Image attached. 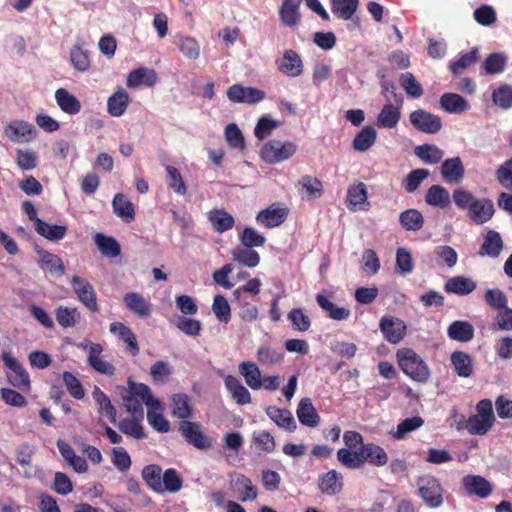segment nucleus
I'll return each instance as SVG.
<instances>
[{
    "label": "nucleus",
    "instance_id": "obj_59",
    "mask_svg": "<svg viewBox=\"0 0 512 512\" xmlns=\"http://www.w3.org/2000/svg\"><path fill=\"white\" fill-rule=\"evenodd\" d=\"M399 83L408 96L419 98L423 95L422 85L411 72L403 73L399 78Z\"/></svg>",
    "mask_w": 512,
    "mask_h": 512
},
{
    "label": "nucleus",
    "instance_id": "obj_5",
    "mask_svg": "<svg viewBox=\"0 0 512 512\" xmlns=\"http://www.w3.org/2000/svg\"><path fill=\"white\" fill-rule=\"evenodd\" d=\"M296 150L297 147L292 142L271 140L262 147L261 157L266 163L275 164L289 159Z\"/></svg>",
    "mask_w": 512,
    "mask_h": 512
},
{
    "label": "nucleus",
    "instance_id": "obj_11",
    "mask_svg": "<svg viewBox=\"0 0 512 512\" xmlns=\"http://www.w3.org/2000/svg\"><path fill=\"white\" fill-rule=\"evenodd\" d=\"M179 432L189 444L200 450H207L212 447V439L205 435L197 423L181 421Z\"/></svg>",
    "mask_w": 512,
    "mask_h": 512
},
{
    "label": "nucleus",
    "instance_id": "obj_15",
    "mask_svg": "<svg viewBox=\"0 0 512 512\" xmlns=\"http://www.w3.org/2000/svg\"><path fill=\"white\" fill-rule=\"evenodd\" d=\"M379 328L385 340L391 344H398L406 335V324L396 317L383 316Z\"/></svg>",
    "mask_w": 512,
    "mask_h": 512
},
{
    "label": "nucleus",
    "instance_id": "obj_31",
    "mask_svg": "<svg viewBox=\"0 0 512 512\" xmlns=\"http://www.w3.org/2000/svg\"><path fill=\"white\" fill-rule=\"evenodd\" d=\"M125 306L140 317H148L151 313V306L145 298L137 292L126 293L123 297Z\"/></svg>",
    "mask_w": 512,
    "mask_h": 512
},
{
    "label": "nucleus",
    "instance_id": "obj_12",
    "mask_svg": "<svg viewBox=\"0 0 512 512\" xmlns=\"http://www.w3.org/2000/svg\"><path fill=\"white\" fill-rule=\"evenodd\" d=\"M275 64L280 73L291 78L300 76L304 69L301 56L292 49L285 50Z\"/></svg>",
    "mask_w": 512,
    "mask_h": 512
},
{
    "label": "nucleus",
    "instance_id": "obj_42",
    "mask_svg": "<svg viewBox=\"0 0 512 512\" xmlns=\"http://www.w3.org/2000/svg\"><path fill=\"white\" fill-rule=\"evenodd\" d=\"M441 108L448 113H462L469 109V103L456 93H444L440 98Z\"/></svg>",
    "mask_w": 512,
    "mask_h": 512
},
{
    "label": "nucleus",
    "instance_id": "obj_8",
    "mask_svg": "<svg viewBox=\"0 0 512 512\" xmlns=\"http://www.w3.org/2000/svg\"><path fill=\"white\" fill-rule=\"evenodd\" d=\"M71 287L77 296V299L91 312H99L100 308L97 302V294L92 284L85 278L73 276Z\"/></svg>",
    "mask_w": 512,
    "mask_h": 512
},
{
    "label": "nucleus",
    "instance_id": "obj_14",
    "mask_svg": "<svg viewBox=\"0 0 512 512\" xmlns=\"http://www.w3.org/2000/svg\"><path fill=\"white\" fill-rule=\"evenodd\" d=\"M227 97L234 103L256 104L265 99L266 93L255 87L234 84L228 88Z\"/></svg>",
    "mask_w": 512,
    "mask_h": 512
},
{
    "label": "nucleus",
    "instance_id": "obj_34",
    "mask_svg": "<svg viewBox=\"0 0 512 512\" xmlns=\"http://www.w3.org/2000/svg\"><path fill=\"white\" fill-rule=\"evenodd\" d=\"M208 219L213 229L218 233L232 229L235 224L234 217L224 209H213L209 211Z\"/></svg>",
    "mask_w": 512,
    "mask_h": 512
},
{
    "label": "nucleus",
    "instance_id": "obj_47",
    "mask_svg": "<svg viewBox=\"0 0 512 512\" xmlns=\"http://www.w3.org/2000/svg\"><path fill=\"white\" fill-rule=\"evenodd\" d=\"M146 485L157 493H162V469L159 465L150 464L145 466L141 472Z\"/></svg>",
    "mask_w": 512,
    "mask_h": 512
},
{
    "label": "nucleus",
    "instance_id": "obj_43",
    "mask_svg": "<svg viewBox=\"0 0 512 512\" xmlns=\"http://www.w3.org/2000/svg\"><path fill=\"white\" fill-rule=\"evenodd\" d=\"M34 228L39 235L49 241L62 240L67 233V227L65 225H50L42 219H37Z\"/></svg>",
    "mask_w": 512,
    "mask_h": 512
},
{
    "label": "nucleus",
    "instance_id": "obj_16",
    "mask_svg": "<svg viewBox=\"0 0 512 512\" xmlns=\"http://www.w3.org/2000/svg\"><path fill=\"white\" fill-rule=\"evenodd\" d=\"M35 251L39 256L38 265L41 269H46L48 272L56 277H62L65 274V266L62 259L43 249L40 246H35Z\"/></svg>",
    "mask_w": 512,
    "mask_h": 512
},
{
    "label": "nucleus",
    "instance_id": "obj_21",
    "mask_svg": "<svg viewBox=\"0 0 512 512\" xmlns=\"http://www.w3.org/2000/svg\"><path fill=\"white\" fill-rule=\"evenodd\" d=\"M302 0H284L279 9V17L284 26L293 28L301 20L299 11Z\"/></svg>",
    "mask_w": 512,
    "mask_h": 512
},
{
    "label": "nucleus",
    "instance_id": "obj_50",
    "mask_svg": "<svg viewBox=\"0 0 512 512\" xmlns=\"http://www.w3.org/2000/svg\"><path fill=\"white\" fill-rule=\"evenodd\" d=\"M377 138L376 130L372 126H365L358 132L353 140V148L364 152L374 145Z\"/></svg>",
    "mask_w": 512,
    "mask_h": 512
},
{
    "label": "nucleus",
    "instance_id": "obj_37",
    "mask_svg": "<svg viewBox=\"0 0 512 512\" xmlns=\"http://www.w3.org/2000/svg\"><path fill=\"white\" fill-rule=\"evenodd\" d=\"M399 223L404 230L417 232L423 228L425 220L419 210L411 208L400 213Z\"/></svg>",
    "mask_w": 512,
    "mask_h": 512
},
{
    "label": "nucleus",
    "instance_id": "obj_20",
    "mask_svg": "<svg viewBox=\"0 0 512 512\" xmlns=\"http://www.w3.org/2000/svg\"><path fill=\"white\" fill-rule=\"evenodd\" d=\"M112 334L118 336L126 344V350L132 355L139 354V346L134 332L122 322H113L109 326Z\"/></svg>",
    "mask_w": 512,
    "mask_h": 512
},
{
    "label": "nucleus",
    "instance_id": "obj_2",
    "mask_svg": "<svg viewBox=\"0 0 512 512\" xmlns=\"http://www.w3.org/2000/svg\"><path fill=\"white\" fill-rule=\"evenodd\" d=\"M452 198L456 207L467 211V216L475 224H484L493 217L494 204L488 198L478 199L463 188L455 189Z\"/></svg>",
    "mask_w": 512,
    "mask_h": 512
},
{
    "label": "nucleus",
    "instance_id": "obj_29",
    "mask_svg": "<svg viewBox=\"0 0 512 512\" xmlns=\"http://www.w3.org/2000/svg\"><path fill=\"white\" fill-rule=\"evenodd\" d=\"M224 384L237 404L245 405L251 403L250 392L241 384L238 378L228 375L224 379Z\"/></svg>",
    "mask_w": 512,
    "mask_h": 512
},
{
    "label": "nucleus",
    "instance_id": "obj_49",
    "mask_svg": "<svg viewBox=\"0 0 512 512\" xmlns=\"http://www.w3.org/2000/svg\"><path fill=\"white\" fill-rule=\"evenodd\" d=\"M415 155L425 164L433 165L442 160L444 152L434 144H422L415 148Z\"/></svg>",
    "mask_w": 512,
    "mask_h": 512
},
{
    "label": "nucleus",
    "instance_id": "obj_22",
    "mask_svg": "<svg viewBox=\"0 0 512 512\" xmlns=\"http://www.w3.org/2000/svg\"><path fill=\"white\" fill-rule=\"evenodd\" d=\"M267 416L275 422V424L288 432H294L297 428L296 421L287 409H280L276 406H268L265 409Z\"/></svg>",
    "mask_w": 512,
    "mask_h": 512
},
{
    "label": "nucleus",
    "instance_id": "obj_58",
    "mask_svg": "<svg viewBox=\"0 0 512 512\" xmlns=\"http://www.w3.org/2000/svg\"><path fill=\"white\" fill-rule=\"evenodd\" d=\"M430 175L427 169L418 168L408 173L403 180V187L407 193L415 192L421 183Z\"/></svg>",
    "mask_w": 512,
    "mask_h": 512
},
{
    "label": "nucleus",
    "instance_id": "obj_24",
    "mask_svg": "<svg viewBox=\"0 0 512 512\" xmlns=\"http://www.w3.org/2000/svg\"><path fill=\"white\" fill-rule=\"evenodd\" d=\"M296 414L299 422L304 426L314 428L320 422V416L313 406L312 400L308 397L302 398L300 400L297 406Z\"/></svg>",
    "mask_w": 512,
    "mask_h": 512
},
{
    "label": "nucleus",
    "instance_id": "obj_48",
    "mask_svg": "<svg viewBox=\"0 0 512 512\" xmlns=\"http://www.w3.org/2000/svg\"><path fill=\"white\" fill-rule=\"evenodd\" d=\"M172 414L181 419L188 421L192 415V408L190 405V398L184 393L175 394L172 397Z\"/></svg>",
    "mask_w": 512,
    "mask_h": 512
},
{
    "label": "nucleus",
    "instance_id": "obj_51",
    "mask_svg": "<svg viewBox=\"0 0 512 512\" xmlns=\"http://www.w3.org/2000/svg\"><path fill=\"white\" fill-rule=\"evenodd\" d=\"M359 0H332V13L340 19L349 20L357 10Z\"/></svg>",
    "mask_w": 512,
    "mask_h": 512
},
{
    "label": "nucleus",
    "instance_id": "obj_9",
    "mask_svg": "<svg viewBox=\"0 0 512 512\" xmlns=\"http://www.w3.org/2000/svg\"><path fill=\"white\" fill-rule=\"evenodd\" d=\"M409 120L415 129L427 134L438 133L442 128L441 118L424 109L410 113Z\"/></svg>",
    "mask_w": 512,
    "mask_h": 512
},
{
    "label": "nucleus",
    "instance_id": "obj_1",
    "mask_svg": "<svg viewBox=\"0 0 512 512\" xmlns=\"http://www.w3.org/2000/svg\"><path fill=\"white\" fill-rule=\"evenodd\" d=\"M337 459L348 469H359L366 462L376 467H382L389 460L385 450L375 443H367L355 451L340 448L337 451Z\"/></svg>",
    "mask_w": 512,
    "mask_h": 512
},
{
    "label": "nucleus",
    "instance_id": "obj_17",
    "mask_svg": "<svg viewBox=\"0 0 512 512\" xmlns=\"http://www.w3.org/2000/svg\"><path fill=\"white\" fill-rule=\"evenodd\" d=\"M440 172L444 182L459 184L465 174V168L460 157H453L442 162Z\"/></svg>",
    "mask_w": 512,
    "mask_h": 512
},
{
    "label": "nucleus",
    "instance_id": "obj_26",
    "mask_svg": "<svg viewBox=\"0 0 512 512\" xmlns=\"http://www.w3.org/2000/svg\"><path fill=\"white\" fill-rule=\"evenodd\" d=\"M401 118L400 106L387 103L383 106L378 114L376 125L379 128L392 129L395 128Z\"/></svg>",
    "mask_w": 512,
    "mask_h": 512
},
{
    "label": "nucleus",
    "instance_id": "obj_55",
    "mask_svg": "<svg viewBox=\"0 0 512 512\" xmlns=\"http://www.w3.org/2000/svg\"><path fill=\"white\" fill-rule=\"evenodd\" d=\"M128 394L139 399L147 406L159 405V402L153 398L151 390L146 384L129 381Z\"/></svg>",
    "mask_w": 512,
    "mask_h": 512
},
{
    "label": "nucleus",
    "instance_id": "obj_53",
    "mask_svg": "<svg viewBox=\"0 0 512 512\" xmlns=\"http://www.w3.org/2000/svg\"><path fill=\"white\" fill-rule=\"evenodd\" d=\"M175 45L185 57L191 60H196L200 55V46L192 37L179 36L175 40Z\"/></svg>",
    "mask_w": 512,
    "mask_h": 512
},
{
    "label": "nucleus",
    "instance_id": "obj_33",
    "mask_svg": "<svg viewBox=\"0 0 512 512\" xmlns=\"http://www.w3.org/2000/svg\"><path fill=\"white\" fill-rule=\"evenodd\" d=\"M425 202L430 206L444 209L450 205L451 197L446 188L441 185L434 184L427 190L425 194Z\"/></svg>",
    "mask_w": 512,
    "mask_h": 512
},
{
    "label": "nucleus",
    "instance_id": "obj_44",
    "mask_svg": "<svg viewBox=\"0 0 512 512\" xmlns=\"http://www.w3.org/2000/svg\"><path fill=\"white\" fill-rule=\"evenodd\" d=\"M92 397L95 403L99 406V414L106 416L112 424H117L116 409L112 405L109 397L99 387L94 388Z\"/></svg>",
    "mask_w": 512,
    "mask_h": 512
},
{
    "label": "nucleus",
    "instance_id": "obj_40",
    "mask_svg": "<svg viewBox=\"0 0 512 512\" xmlns=\"http://www.w3.org/2000/svg\"><path fill=\"white\" fill-rule=\"evenodd\" d=\"M55 318L62 328L76 326L81 320V314L76 307L60 305L55 309Z\"/></svg>",
    "mask_w": 512,
    "mask_h": 512
},
{
    "label": "nucleus",
    "instance_id": "obj_4",
    "mask_svg": "<svg viewBox=\"0 0 512 512\" xmlns=\"http://www.w3.org/2000/svg\"><path fill=\"white\" fill-rule=\"evenodd\" d=\"M416 486L418 496L427 507L435 509L444 503L445 490L435 476L426 474L417 477Z\"/></svg>",
    "mask_w": 512,
    "mask_h": 512
},
{
    "label": "nucleus",
    "instance_id": "obj_7",
    "mask_svg": "<svg viewBox=\"0 0 512 512\" xmlns=\"http://www.w3.org/2000/svg\"><path fill=\"white\" fill-rule=\"evenodd\" d=\"M78 347L82 350L88 351L87 363L92 369L103 375L111 376L114 374V365L101 358V353L103 352L101 344L85 339L83 342L78 344Z\"/></svg>",
    "mask_w": 512,
    "mask_h": 512
},
{
    "label": "nucleus",
    "instance_id": "obj_56",
    "mask_svg": "<svg viewBox=\"0 0 512 512\" xmlns=\"http://www.w3.org/2000/svg\"><path fill=\"white\" fill-rule=\"evenodd\" d=\"M491 99L496 106L504 110L512 108V85H499L493 90Z\"/></svg>",
    "mask_w": 512,
    "mask_h": 512
},
{
    "label": "nucleus",
    "instance_id": "obj_38",
    "mask_svg": "<svg viewBox=\"0 0 512 512\" xmlns=\"http://www.w3.org/2000/svg\"><path fill=\"white\" fill-rule=\"evenodd\" d=\"M112 207L114 213L125 222H131L134 220V206L126 195L117 193L113 198Z\"/></svg>",
    "mask_w": 512,
    "mask_h": 512
},
{
    "label": "nucleus",
    "instance_id": "obj_41",
    "mask_svg": "<svg viewBox=\"0 0 512 512\" xmlns=\"http://www.w3.org/2000/svg\"><path fill=\"white\" fill-rule=\"evenodd\" d=\"M231 254L234 261L248 268H255L260 263V255L253 248L240 245Z\"/></svg>",
    "mask_w": 512,
    "mask_h": 512
},
{
    "label": "nucleus",
    "instance_id": "obj_52",
    "mask_svg": "<svg viewBox=\"0 0 512 512\" xmlns=\"http://www.w3.org/2000/svg\"><path fill=\"white\" fill-rule=\"evenodd\" d=\"M95 243L101 253L105 256L117 257L121 253L119 243L112 237L97 233L95 235Z\"/></svg>",
    "mask_w": 512,
    "mask_h": 512
},
{
    "label": "nucleus",
    "instance_id": "obj_60",
    "mask_svg": "<svg viewBox=\"0 0 512 512\" xmlns=\"http://www.w3.org/2000/svg\"><path fill=\"white\" fill-rule=\"evenodd\" d=\"M291 327L299 332H305L311 327V320L301 308H292L287 315Z\"/></svg>",
    "mask_w": 512,
    "mask_h": 512
},
{
    "label": "nucleus",
    "instance_id": "obj_30",
    "mask_svg": "<svg viewBox=\"0 0 512 512\" xmlns=\"http://www.w3.org/2000/svg\"><path fill=\"white\" fill-rule=\"evenodd\" d=\"M448 337L459 342H469L474 338V327L468 321L456 320L447 329Z\"/></svg>",
    "mask_w": 512,
    "mask_h": 512
},
{
    "label": "nucleus",
    "instance_id": "obj_25",
    "mask_svg": "<svg viewBox=\"0 0 512 512\" xmlns=\"http://www.w3.org/2000/svg\"><path fill=\"white\" fill-rule=\"evenodd\" d=\"M502 249L503 241L500 234L495 230H489L484 237V241L478 251V254L480 256L496 258L499 256Z\"/></svg>",
    "mask_w": 512,
    "mask_h": 512
},
{
    "label": "nucleus",
    "instance_id": "obj_18",
    "mask_svg": "<svg viewBox=\"0 0 512 512\" xmlns=\"http://www.w3.org/2000/svg\"><path fill=\"white\" fill-rule=\"evenodd\" d=\"M462 484L468 495L486 498L492 493V485L482 476L466 475L462 479Z\"/></svg>",
    "mask_w": 512,
    "mask_h": 512
},
{
    "label": "nucleus",
    "instance_id": "obj_13",
    "mask_svg": "<svg viewBox=\"0 0 512 512\" xmlns=\"http://www.w3.org/2000/svg\"><path fill=\"white\" fill-rule=\"evenodd\" d=\"M289 214V209L273 203L269 207L261 210L256 215V222L265 228H275L285 222Z\"/></svg>",
    "mask_w": 512,
    "mask_h": 512
},
{
    "label": "nucleus",
    "instance_id": "obj_23",
    "mask_svg": "<svg viewBox=\"0 0 512 512\" xmlns=\"http://www.w3.org/2000/svg\"><path fill=\"white\" fill-rule=\"evenodd\" d=\"M157 81V74L154 69L140 67L132 70L126 80V85L129 88H136L141 85L152 87Z\"/></svg>",
    "mask_w": 512,
    "mask_h": 512
},
{
    "label": "nucleus",
    "instance_id": "obj_64",
    "mask_svg": "<svg viewBox=\"0 0 512 512\" xmlns=\"http://www.w3.org/2000/svg\"><path fill=\"white\" fill-rule=\"evenodd\" d=\"M212 311L216 318L223 323H228L231 320V308L227 299L221 295H215L212 304Z\"/></svg>",
    "mask_w": 512,
    "mask_h": 512
},
{
    "label": "nucleus",
    "instance_id": "obj_35",
    "mask_svg": "<svg viewBox=\"0 0 512 512\" xmlns=\"http://www.w3.org/2000/svg\"><path fill=\"white\" fill-rule=\"evenodd\" d=\"M476 289V283L464 276H455L450 278L444 286L447 293H452L460 296L468 295Z\"/></svg>",
    "mask_w": 512,
    "mask_h": 512
},
{
    "label": "nucleus",
    "instance_id": "obj_3",
    "mask_svg": "<svg viewBox=\"0 0 512 512\" xmlns=\"http://www.w3.org/2000/svg\"><path fill=\"white\" fill-rule=\"evenodd\" d=\"M398 365L402 372L413 381L425 383L430 377L428 365L411 348H401L396 352Z\"/></svg>",
    "mask_w": 512,
    "mask_h": 512
},
{
    "label": "nucleus",
    "instance_id": "obj_62",
    "mask_svg": "<svg viewBox=\"0 0 512 512\" xmlns=\"http://www.w3.org/2000/svg\"><path fill=\"white\" fill-rule=\"evenodd\" d=\"M507 57L502 53H492L487 56L483 66L487 74H499L505 70Z\"/></svg>",
    "mask_w": 512,
    "mask_h": 512
},
{
    "label": "nucleus",
    "instance_id": "obj_45",
    "mask_svg": "<svg viewBox=\"0 0 512 512\" xmlns=\"http://www.w3.org/2000/svg\"><path fill=\"white\" fill-rule=\"evenodd\" d=\"M239 373L244 377L246 384L253 390L262 387L261 372L254 362L244 361L239 365Z\"/></svg>",
    "mask_w": 512,
    "mask_h": 512
},
{
    "label": "nucleus",
    "instance_id": "obj_46",
    "mask_svg": "<svg viewBox=\"0 0 512 512\" xmlns=\"http://www.w3.org/2000/svg\"><path fill=\"white\" fill-rule=\"evenodd\" d=\"M234 488L239 494V499L242 502L252 501L257 498L258 492L256 486L253 485L252 480L243 474L237 475L234 481Z\"/></svg>",
    "mask_w": 512,
    "mask_h": 512
},
{
    "label": "nucleus",
    "instance_id": "obj_57",
    "mask_svg": "<svg viewBox=\"0 0 512 512\" xmlns=\"http://www.w3.org/2000/svg\"><path fill=\"white\" fill-rule=\"evenodd\" d=\"M239 241L242 246L254 248L262 247L266 243V238L253 227H245L239 233Z\"/></svg>",
    "mask_w": 512,
    "mask_h": 512
},
{
    "label": "nucleus",
    "instance_id": "obj_36",
    "mask_svg": "<svg viewBox=\"0 0 512 512\" xmlns=\"http://www.w3.org/2000/svg\"><path fill=\"white\" fill-rule=\"evenodd\" d=\"M55 99L60 109L66 114L75 115L81 110L80 101L64 88L56 90Z\"/></svg>",
    "mask_w": 512,
    "mask_h": 512
},
{
    "label": "nucleus",
    "instance_id": "obj_28",
    "mask_svg": "<svg viewBox=\"0 0 512 512\" xmlns=\"http://www.w3.org/2000/svg\"><path fill=\"white\" fill-rule=\"evenodd\" d=\"M316 302L319 307L327 314V316L336 321L346 320L350 317L351 312L345 307H339L330 301L325 295L319 293L316 295Z\"/></svg>",
    "mask_w": 512,
    "mask_h": 512
},
{
    "label": "nucleus",
    "instance_id": "obj_10",
    "mask_svg": "<svg viewBox=\"0 0 512 512\" xmlns=\"http://www.w3.org/2000/svg\"><path fill=\"white\" fill-rule=\"evenodd\" d=\"M5 136L14 143H28L36 136L33 124L24 120H12L4 127Z\"/></svg>",
    "mask_w": 512,
    "mask_h": 512
},
{
    "label": "nucleus",
    "instance_id": "obj_19",
    "mask_svg": "<svg viewBox=\"0 0 512 512\" xmlns=\"http://www.w3.org/2000/svg\"><path fill=\"white\" fill-rule=\"evenodd\" d=\"M346 202L350 210H368L370 203L367 201V188L363 182L351 185L347 191Z\"/></svg>",
    "mask_w": 512,
    "mask_h": 512
},
{
    "label": "nucleus",
    "instance_id": "obj_39",
    "mask_svg": "<svg viewBox=\"0 0 512 512\" xmlns=\"http://www.w3.org/2000/svg\"><path fill=\"white\" fill-rule=\"evenodd\" d=\"M342 476L336 470H330L321 475L318 481V487L322 493L335 495L342 489Z\"/></svg>",
    "mask_w": 512,
    "mask_h": 512
},
{
    "label": "nucleus",
    "instance_id": "obj_27",
    "mask_svg": "<svg viewBox=\"0 0 512 512\" xmlns=\"http://www.w3.org/2000/svg\"><path fill=\"white\" fill-rule=\"evenodd\" d=\"M451 364L459 377L469 378L474 371L472 357L463 351H455L451 354Z\"/></svg>",
    "mask_w": 512,
    "mask_h": 512
},
{
    "label": "nucleus",
    "instance_id": "obj_54",
    "mask_svg": "<svg viewBox=\"0 0 512 512\" xmlns=\"http://www.w3.org/2000/svg\"><path fill=\"white\" fill-rule=\"evenodd\" d=\"M173 323L177 329L190 337L199 336L202 329V324L199 320L188 318L186 316H176Z\"/></svg>",
    "mask_w": 512,
    "mask_h": 512
},
{
    "label": "nucleus",
    "instance_id": "obj_63",
    "mask_svg": "<svg viewBox=\"0 0 512 512\" xmlns=\"http://www.w3.org/2000/svg\"><path fill=\"white\" fill-rule=\"evenodd\" d=\"M299 185L313 199L320 198L324 192L322 182L314 176L304 175L299 180Z\"/></svg>",
    "mask_w": 512,
    "mask_h": 512
},
{
    "label": "nucleus",
    "instance_id": "obj_32",
    "mask_svg": "<svg viewBox=\"0 0 512 512\" xmlns=\"http://www.w3.org/2000/svg\"><path fill=\"white\" fill-rule=\"evenodd\" d=\"M129 102L130 100L127 91L123 88H119L108 98L107 111L113 117H120L125 113Z\"/></svg>",
    "mask_w": 512,
    "mask_h": 512
},
{
    "label": "nucleus",
    "instance_id": "obj_6",
    "mask_svg": "<svg viewBox=\"0 0 512 512\" xmlns=\"http://www.w3.org/2000/svg\"><path fill=\"white\" fill-rule=\"evenodd\" d=\"M2 360L6 367L10 370L7 374L8 382L15 388L29 391L31 388V381L28 372L23 365L8 352L2 353Z\"/></svg>",
    "mask_w": 512,
    "mask_h": 512
},
{
    "label": "nucleus",
    "instance_id": "obj_61",
    "mask_svg": "<svg viewBox=\"0 0 512 512\" xmlns=\"http://www.w3.org/2000/svg\"><path fill=\"white\" fill-rule=\"evenodd\" d=\"M494 422L478 415L470 416L466 421V429L472 435H485Z\"/></svg>",
    "mask_w": 512,
    "mask_h": 512
}]
</instances>
